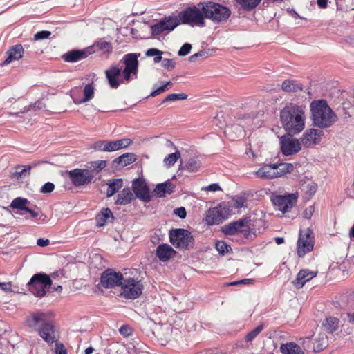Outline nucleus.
I'll return each mask as SVG.
<instances>
[{"mask_svg": "<svg viewBox=\"0 0 354 354\" xmlns=\"http://www.w3.org/2000/svg\"><path fill=\"white\" fill-rule=\"evenodd\" d=\"M123 280L122 274L115 272L112 269L104 271L100 277L102 286L106 289L122 286Z\"/></svg>", "mask_w": 354, "mask_h": 354, "instance_id": "nucleus-10", "label": "nucleus"}, {"mask_svg": "<svg viewBox=\"0 0 354 354\" xmlns=\"http://www.w3.org/2000/svg\"><path fill=\"white\" fill-rule=\"evenodd\" d=\"M198 6L203 9L205 18L214 24L227 21L231 15V10L227 7L213 1L199 2Z\"/></svg>", "mask_w": 354, "mask_h": 354, "instance_id": "nucleus-4", "label": "nucleus"}, {"mask_svg": "<svg viewBox=\"0 0 354 354\" xmlns=\"http://www.w3.org/2000/svg\"><path fill=\"white\" fill-rule=\"evenodd\" d=\"M250 221V220L248 217L241 218L224 225L222 228V232L225 235H234L239 232H245L249 229L248 224Z\"/></svg>", "mask_w": 354, "mask_h": 354, "instance_id": "nucleus-14", "label": "nucleus"}, {"mask_svg": "<svg viewBox=\"0 0 354 354\" xmlns=\"http://www.w3.org/2000/svg\"><path fill=\"white\" fill-rule=\"evenodd\" d=\"M68 177L72 183L76 186H84L92 181L84 169H75L68 171Z\"/></svg>", "mask_w": 354, "mask_h": 354, "instance_id": "nucleus-18", "label": "nucleus"}, {"mask_svg": "<svg viewBox=\"0 0 354 354\" xmlns=\"http://www.w3.org/2000/svg\"><path fill=\"white\" fill-rule=\"evenodd\" d=\"M261 0H236L241 7L246 10L250 11L254 9Z\"/></svg>", "mask_w": 354, "mask_h": 354, "instance_id": "nucleus-41", "label": "nucleus"}, {"mask_svg": "<svg viewBox=\"0 0 354 354\" xmlns=\"http://www.w3.org/2000/svg\"><path fill=\"white\" fill-rule=\"evenodd\" d=\"M162 66L168 71H171L175 68L176 62L171 59L165 58L162 61Z\"/></svg>", "mask_w": 354, "mask_h": 354, "instance_id": "nucleus-53", "label": "nucleus"}, {"mask_svg": "<svg viewBox=\"0 0 354 354\" xmlns=\"http://www.w3.org/2000/svg\"><path fill=\"white\" fill-rule=\"evenodd\" d=\"M281 150L283 155L291 156L297 153L301 149V142L297 138L281 136L280 138Z\"/></svg>", "mask_w": 354, "mask_h": 354, "instance_id": "nucleus-13", "label": "nucleus"}, {"mask_svg": "<svg viewBox=\"0 0 354 354\" xmlns=\"http://www.w3.org/2000/svg\"><path fill=\"white\" fill-rule=\"evenodd\" d=\"M169 240L171 243L179 250H189L194 245V239L191 232L182 228L170 230Z\"/></svg>", "mask_w": 354, "mask_h": 354, "instance_id": "nucleus-6", "label": "nucleus"}, {"mask_svg": "<svg viewBox=\"0 0 354 354\" xmlns=\"http://www.w3.org/2000/svg\"><path fill=\"white\" fill-rule=\"evenodd\" d=\"M91 48H88L86 49L83 50H72L62 55L63 59L66 62H76L83 59H85L90 55L92 52L91 51Z\"/></svg>", "mask_w": 354, "mask_h": 354, "instance_id": "nucleus-19", "label": "nucleus"}, {"mask_svg": "<svg viewBox=\"0 0 354 354\" xmlns=\"http://www.w3.org/2000/svg\"><path fill=\"white\" fill-rule=\"evenodd\" d=\"M264 328L265 325L263 324H259L245 335V340L247 342L252 341L264 329Z\"/></svg>", "mask_w": 354, "mask_h": 354, "instance_id": "nucleus-43", "label": "nucleus"}, {"mask_svg": "<svg viewBox=\"0 0 354 354\" xmlns=\"http://www.w3.org/2000/svg\"><path fill=\"white\" fill-rule=\"evenodd\" d=\"M201 167V163L197 161L195 158H190L187 162L185 163V165L184 166H183V167L190 171V172H194V171H197L199 167Z\"/></svg>", "mask_w": 354, "mask_h": 354, "instance_id": "nucleus-44", "label": "nucleus"}, {"mask_svg": "<svg viewBox=\"0 0 354 354\" xmlns=\"http://www.w3.org/2000/svg\"><path fill=\"white\" fill-rule=\"evenodd\" d=\"M151 33L153 36H157L161 34L165 30H167L165 24L162 21L151 26Z\"/></svg>", "mask_w": 354, "mask_h": 354, "instance_id": "nucleus-47", "label": "nucleus"}, {"mask_svg": "<svg viewBox=\"0 0 354 354\" xmlns=\"http://www.w3.org/2000/svg\"><path fill=\"white\" fill-rule=\"evenodd\" d=\"M180 158V153L179 151H176L175 153H172L169 154L164 158V162L167 167H171L174 165L176 161Z\"/></svg>", "mask_w": 354, "mask_h": 354, "instance_id": "nucleus-45", "label": "nucleus"}, {"mask_svg": "<svg viewBox=\"0 0 354 354\" xmlns=\"http://www.w3.org/2000/svg\"><path fill=\"white\" fill-rule=\"evenodd\" d=\"M174 214L178 216L180 218H185L186 217L187 213L185 208L183 207H180L174 209Z\"/></svg>", "mask_w": 354, "mask_h": 354, "instance_id": "nucleus-59", "label": "nucleus"}, {"mask_svg": "<svg viewBox=\"0 0 354 354\" xmlns=\"http://www.w3.org/2000/svg\"><path fill=\"white\" fill-rule=\"evenodd\" d=\"M106 167V160H96L88 162L84 170L87 172L88 176H90L91 181L93 178L100 174V172Z\"/></svg>", "mask_w": 354, "mask_h": 354, "instance_id": "nucleus-23", "label": "nucleus"}, {"mask_svg": "<svg viewBox=\"0 0 354 354\" xmlns=\"http://www.w3.org/2000/svg\"><path fill=\"white\" fill-rule=\"evenodd\" d=\"M216 249L219 254L223 255L225 253H227L229 252V249H231V248L225 241H219L216 243Z\"/></svg>", "mask_w": 354, "mask_h": 354, "instance_id": "nucleus-48", "label": "nucleus"}, {"mask_svg": "<svg viewBox=\"0 0 354 354\" xmlns=\"http://www.w3.org/2000/svg\"><path fill=\"white\" fill-rule=\"evenodd\" d=\"M24 48L21 44H17L10 48L7 52V57L3 62L2 66L8 65L14 60H19L22 57Z\"/></svg>", "mask_w": 354, "mask_h": 354, "instance_id": "nucleus-25", "label": "nucleus"}, {"mask_svg": "<svg viewBox=\"0 0 354 354\" xmlns=\"http://www.w3.org/2000/svg\"><path fill=\"white\" fill-rule=\"evenodd\" d=\"M55 189V185L52 183H46L41 188L40 192L44 194L52 192Z\"/></svg>", "mask_w": 354, "mask_h": 354, "instance_id": "nucleus-56", "label": "nucleus"}, {"mask_svg": "<svg viewBox=\"0 0 354 354\" xmlns=\"http://www.w3.org/2000/svg\"><path fill=\"white\" fill-rule=\"evenodd\" d=\"M310 112L313 125L320 129L331 127L337 120L336 114L324 100L313 101Z\"/></svg>", "mask_w": 354, "mask_h": 354, "instance_id": "nucleus-3", "label": "nucleus"}, {"mask_svg": "<svg viewBox=\"0 0 354 354\" xmlns=\"http://www.w3.org/2000/svg\"><path fill=\"white\" fill-rule=\"evenodd\" d=\"M134 199V195L129 188H124L117 195L115 204L124 205L130 203Z\"/></svg>", "mask_w": 354, "mask_h": 354, "instance_id": "nucleus-27", "label": "nucleus"}, {"mask_svg": "<svg viewBox=\"0 0 354 354\" xmlns=\"http://www.w3.org/2000/svg\"><path fill=\"white\" fill-rule=\"evenodd\" d=\"M106 140H98L93 143V149L95 151L106 152Z\"/></svg>", "mask_w": 354, "mask_h": 354, "instance_id": "nucleus-50", "label": "nucleus"}, {"mask_svg": "<svg viewBox=\"0 0 354 354\" xmlns=\"http://www.w3.org/2000/svg\"><path fill=\"white\" fill-rule=\"evenodd\" d=\"M94 97V86L92 84H86L84 88V98L79 103H85Z\"/></svg>", "mask_w": 354, "mask_h": 354, "instance_id": "nucleus-42", "label": "nucleus"}, {"mask_svg": "<svg viewBox=\"0 0 354 354\" xmlns=\"http://www.w3.org/2000/svg\"><path fill=\"white\" fill-rule=\"evenodd\" d=\"M162 21L165 24L167 30H173L179 25L180 20L178 17H165Z\"/></svg>", "mask_w": 354, "mask_h": 354, "instance_id": "nucleus-40", "label": "nucleus"}, {"mask_svg": "<svg viewBox=\"0 0 354 354\" xmlns=\"http://www.w3.org/2000/svg\"><path fill=\"white\" fill-rule=\"evenodd\" d=\"M176 251L168 244H160L156 248V256L162 262L167 261L176 254Z\"/></svg>", "mask_w": 354, "mask_h": 354, "instance_id": "nucleus-22", "label": "nucleus"}, {"mask_svg": "<svg viewBox=\"0 0 354 354\" xmlns=\"http://www.w3.org/2000/svg\"><path fill=\"white\" fill-rule=\"evenodd\" d=\"M106 185L108 186L106 196L110 198L123 187V180L121 178L111 179Z\"/></svg>", "mask_w": 354, "mask_h": 354, "instance_id": "nucleus-29", "label": "nucleus"}, {"mask_svg": "<svg viewBox=\"0 0 354 354\" xmlns=\"http://www.w3.org/2000/svg\"><path fill=\"white\" fill-rule=\"evenodd\" d=\"M119 331L120 334L124 335V337H129L132 333L131 328L127 325H122L120 328Z\"/></svg>", "mask_w": 354, "mask_h": 354, "instance_id": "nucleus-58", "label": "nucleus"}, {"mask_svg": "<svg viewBox=\"0 0 354 354\" xmlns=\"http://www.w3.org/2000/svg\"><path fill=\"white\" fill-rule=\"evenodd\" d=\"M245 199L241 197H237L234 199V207L236 209H240L243 207Z\"/></svg>", "mask_w": 354, "mask_h": 354, "instance_id": "nucleus-61", "label": "nucleus"}, {"mask_svg": "<svg viewBox=\"0 0 354 354\" xmlns=\"http://www.w3.org/2000/svg\"><path fill=\"white\" fill-rule=\"evenodd\" d=\"M0 288L5 292H12V283L11 282H0Z\"/></svg>", "mask_w": 354, "mask_h": 354, "instance_id": "nucleus-62", "label": "nucleus"}, {"mask_svg": "<svg viewBox=\"0 0 354 354\" xmlns=\"http://www.w3.org/2000/svg\"><path fill=\"white\" fill-rule=\"evenodd\" d=\"M304 108L294 103L287 104L280 112V120L289 135L297 134L305 127Z\"/></svg>", "mask_w": 354, "mask_h": 354, "instance_id": "nucleus-2", "label": "nucleus"}, {"mask_svg": "<svg viewBox=\"0 0 354 354\" xmlns=\"http://www.w3.org/2000/svg\"><path fill=\"white\" fill-rule=\"evenodd\" d=\"M303 188L310 196H312L317 192V185L316 183L310 182L306 185H304Z\"/></svg>", "mask_w": 354, "mask_h": 354, "instance_id": "nucleus-49", "label": "nucleus"}, {"mask_svg": "<svg viewBox=\"0 0 354 354\" xmlns=\"http://www.w3.org/2000/svg\"><path fill=\"white\" fill-rule=\"evenodd\" d=\"M53 314L50 312L37 311L27 317L26 322L30 328L37 330L39 327L46 326L53 322Z\"/></svg>", "mask_w": 354, "mask_h": 354, "instance_id": "nucleus-11", "label": "nucleus"}, {"mask_svg": "<svg viewBox=\"0 0 354 354\" xmlns=\"http://www.w3.org/2000/svg\"><path fill=\"white\" fill-rule=\"evenodd\" d=\"M310 234L311 232L309 229L304 234L301 232L299 233V237L297 241V254L300 257H304L313 248V242Z\"/></svg>", "mask_w": 354, "mask_h": 354, "instance_id": "nucleus-15", "label": "nucleus"}, {"mask_svg": "<svg viewBox=\"0 0 354 354\" xmlns=\"http://www.w3.org/2000/svg\"><path fill=\"white\" fill-rule=\"evenodd\" d=\"M112 218L111 211L109 208L103 209L96 217L97 224L99 226H103L109 218Z\"/></svg>", "mask_w": 354, "mask_h": 354, "instance_id": "nucleus-37", "label": "nucleus"}, {"mask_svg": "<svg viewBox=\"0 0 354 354\" xmlns=\"http://www.w3.org/2000/svg\"><path fill=\"white\" fill-rule=\"evenodd\" d=\"M317 274V272L310 271L308 269L301 270L297 274L296 279L292 281V283L297 288H302L305 283Z\"/></svg>", "mask_w": 354, "mask_h": 354, "instance_id": "nucleus-20", "label": "nucleus"}, {"mask_svg": "<svg viewBox=\"0 0 354 354\" xmlns=\"http://www.w3.org/2000/svg\"><path fill=\"white\" fill-rule=\"evenodd\" d=\"M297 197L295 194H291L285 196L277 195L272 198V201L278 210L283 213L289 212L296 203Z\"/></svg>", "mask_w": 354, "mask_h": 354, "instance_id": "nucleus-12", "label": "nucleus"}, {"mask_svg": "<svg viewBox=\"0 0 354 354\" xmlns=\"http://www.w3.org/2000/svg\"><path fill=\"white\" fill-rule=\"evenodd\" d=\"M208 56V53L205 50H201L198 53L191 55L189 58V60L191 62H195L198 58L206 57Z\"/></svg>", "mask_w": 354, "mask_h": 354, "instance_id": "nucleus-54", "label": "nucleus"}, {"mask_svg": "<svg viewBox=\"0 0 354 354\" xmlns=\"http://www.w3.org/2000/svg\"><path fill=\"white\" fill-rule=\"evenodd\" d=\"M230 212V207L225 203H222L207 211L205 221L209 225H218L227 219Z\"/></svg>", "mask_w": 354, "mask_h": 354, "instance_id": "nucleus-8", "label": "nucleus"}, {"mask_svg": "<svg viewBox=\"0 0 354 354\" xmlns=\"http://www.w3.org/2000/svg\"><path fill=\"white\" fill-rule=\"evenodd\" d=\"M280 351L282 354H304L300 346L294 342L282 344Z\"/></svg>", "mask_w": 354, "mask_h": 354, "instance_id": "nucleus-31", "label": "nucleus"}, {"mask_svg": "<svg viewBox=\"0 0 354 354\" xmlns=\"http://www.w3.org/2000/svg\"><path fill=\"white\" fill-rule=\"evenodd\" d=\"M136 160V156L132 153H124L113 160L114 163L125 167Z\"/></svg>", "mask_w": 354, "mask_h": 354, "instance_id": "nucleus-33", "label": "nucleus"}, {"mask_svg": "<svg viewBox=\"0 0 354 354\" xmlns=\"http://www.w3.org/2000/svg\"><path fill=\"white\" fill-rule=\"evenodd\" d=\"M178 17L183 24H188L191 26H205V15L198 3L197 6H189L180 11Z\"/></svg>", "mask_w": 354, "mask_h": 354, "instance_id": "nucleus-5", "label": "nucleus"}, {"mask_svg": "<svg viewBox=\"0 0 354 354\" xmlns=\"http://www.w3.org/2000/svg\"><path fill=\"white\" fill-rule=\"evenodd\" d=\"M132 140L129 138H122L116 140H106V152H113L129 146Z\"/></svg>", "mask_w": 354, "mask_h": 354, "instance_id": "nucleus-24", "label": "nucleus"}, {"mask_svg": "<svg viewBox=\"0 0 354 354\" xmlns=\"http://www.w3.org/2000/svg\"><path fill=\"white\" fill-rule=\"evenodd\" d=\"M37 330L40 337L47 343L52 344L57 341L55 337V326L53 322L46 326L39 327Z\"/></svg>", "mask_w": 354, "mask_h": 354, "instance_id": "nucleus-21", "label": "nucleus"}, {"mask_svg": "<svg viewBox=\"0 0 354 354\" xmlns=\"http://www.w3.org/2000/svg\"><path fill=\"white\" fill-rule=\"evenodd\" d=\"M323 132L315 129L305 131L301 138V142L305 147L309 148L317 145L321 140Z\"/></svg>", "mask_w": 354, "mask_h": 354, "instance_id": "nucleus-17", "label": "nucleus"}, {"mask_svg": "<svg viewBox=\"0 0 354 354\" xmlns=\"http://www.w3.org/2000/svg\"><path fill=\"white\" fill-rule=\"evenodd\" d=\"M339 319L334 317H329L326 318L325 322L323 324L325 329L330 333L336 331L339 327Z\"/></svg>", "mask_w": 354, "mask_h": 354, "instance_id": "nucleus-38", "label": "nucleus"}, {"mask_svg": "<svg viewBox=\"0 0 354 354\" xmlns=\"http://www.w3.org/2000/svg\"><path fill=\"white\" fill-rule=\"evenodd\" d=\"M174 185L167 181L163 183L158 184L154 189V192L158 197H164L166 194H171L174 192Z\"/></svg>", "mask_w": 354, "mask_h": 354, "instance_id": "nucleus-30", "label": "nucleus"}, {"mask_svg": "<svg viewBox=\"0 0 354 354\" xmlns=\"http://www.w3.org/2000/svg\"><path fill=\"white\" fill-rule=\"evenodd\" d=\"M55 351L56 354H67L66 350L62 344H56Z\"/></svg>", "mask_w": 354, "mask_h": 354, "instance_id": "nucleus-64", "label": "nucleus"}, {"mask_svg": "<svg viewBox=\"0 0 354 354\" xmlns=\"http://www.w3.org/2000/svg\"><path fill=\"white\" fill-rule=\"evenodd\" d=\"M133 190L137 198L145 203H149L151 200L149 190L145 180L138 178L135 179L132 183Z\"/></svg>", "mask_w": 354, "mask_h": 354, "instance_id": "nucleus-16", "label": "nucleus"}, {"mask_svg": "<svg viewBox=\"0 0 354 354\" xmlns=\"http://www.w3.org/2000/svg\"><path fill=\"white\" fill-rule=\"evenodd\" d=\"M166 90H167L166 89V85H162V86L157 88L156 89L153 90L151 92L150 96L155 97V96H156V95H158L165 92Z\"/></svg>", "mask_w": 354, "mask_h": 354, "instance_id": "nucleus-63", "label": "nucleus"}, {"mask_svg": "<svg viewBox=\"0 0 354 354\" xmlns=\"http://www.w3.org/2000/svg\"><path fill=\"white\" fill-rule=\"evenodd\" d=\"M187 98V95L185 93H171L169 94L162 102V104L171 102V101H175V100H184Z\"/></svg>", "mask_w": 354, "mask_h": 354, "instance_id": "nucleus-46", "label": "nucleus"}, {"mask_svg": "<svg viewBox=\"0 0 354 354\" xmlns=\"http://www.w3.org/2000/svg\"><path fill=\"white\" fill-rule=\"evenodd\" d=\"M30 205V202L28 201V199L17 197L12 201L10 207L12 209L26 211Z\"/></svg>", "mask_w": 354, "mask_h": 354, "instance_id": "nucleus-36", "label": "nucleus"}, {"mask_svg": "<svg viewBox=\"0 0 354 354\" xmlns=\"http://www.w3.org/2000/svg\"><path fill=\"white\" fill-rule=\"evenodd\" d=\"M50 35H51V32L50 31H48V30L39 31V32H37L34 35V39L35 40L44 39H46V38L49 37L50 36Z\"/></svg>", "mask_w": 354, "mask_h": 354, "instance_id": "nucleus-55", "label": "nucleus"}, {"mask_svg": "<svg viewBox=\"0 0 354 354\" xmlns=\"http://www.w3.org/2000/svg\"><path fill=\"white\" fill-rule=\"evenodd\" d=\"M202 189L209 192H216L221 190V188L218 183H212L209 185L206 186L205 187H203Z\"/></svg>", "mask_w": 354, "mask_h": 354, "instance_id": "nucleus-60", "label": "nucleus"}, {"mask_svg": "<svg viewBox=\"0 0 354 354\" xmlns=\"http://www.w3.org/2000/svg\"><path fill=\"white\" fill-rule=\"evenodd\" d=\"M281 88L285 92H297L302 90V85L297 81L286 80L281 84Z\"/></svg>", "mask_w": 354, "mask_h": 354, "instance_id": "nucleus-32", "label": "nucleus"}, {"mask_svg": "<svg viewBox=\"0 0 354 354\" xmlns=\"http://www.w3.org/2000/svg\"><path fill=\"white\" fill-rule=\"evenodd\" d=\"M31 168L30 165L24 167L18 165L16 167V171L11 174V177L17 180L27 177L30 175Z\"/></svg>", "mask_w": 354, "mask_h": 354, "instance_id": "nucleus-35", "label": "nucleus"}, {"mask_svg": "<svg viewBox=\"0 0 354 354\" xmlns=\"http://www.w3.org/2000/svg\"><path fill=\"white\" fill-rule=\"evenodd\" d=\"M94 46L97 47L100 50L109 52L111 49V45L109 42L105 41H99L94 44Z\"/></svg>", "mask_w": 354, "mask_h": 354, "instance_id": "nucleus-51", "label": "nucleus"}, {"mask_svg": "<svg viewBox=\"0 0 354 354\" xmlns=\"http://www.w3.org/2000/svg\"><path fill=\"white\" fill-rule=\"evenodd\" d=\"M255 175L262 179H272L277 178L274 164L265 165L255 172Z\"/></svg>", "mask_w": 354, "mask_h": 354, "instance_id": "nucleus-26", "label": "nucleus"}, {"mask_svg": "<svg viewBox=\"0 0 354 354\" xmlns=\"http://www.w3.org/2000/svg\"><path fill=\"white\" fill-rule=\"evenodd\" d=\"M162 53H163L162 51L160 50L159 49L155 48H149L146 51L145 55L147 57H155L156 55H162Z\"/></svg>", "mask_w": 354, "mask_h": 354, "instance_id": "nucleus-57", "label": "nucleus"}, {"mask_svg": "<svg viewBox=\"0 0 354 354\" xmlns=\"http://www.w3.org/2000/svg\"><path fill=\"white\" fill-rule=\"evenodd\" d=\"M274 165L277 177L290 173L295 168L292 164L286 162H280L278 164H274Z\"/></svg>", "mask_w": 354, "mask_h": 354, "instance_id": "nucleus-34", "label": "nucleus"}, {"mask_svg": "<svg viewBox=\"0 0 354 354\" xmlns=\"http://www.w3.org/2000/svg\"><path fill=\"white\" fill-rule=\"evenodd\" d=\"M314 340L313 350L315 352H319L327 346V337L324 334H319Z\"/></svg>", "mask_w": 354, "mask_h": 354, "instance_id": "nucleus-39", "label": "nucleus"}, {"mask_svg": "<svg viewBox=\"0 0 354 354\" xmlns=\"http://www.w3.org/2000/svg\"><path fill=\"white\" fill-rule=\"evenodd\" d=\"M143 285L140 281L133 278L124 280L121 286V295L129 299H134L142 294Z\"/></svg>", "mask_w": 354, "mask_h": 354, "instance_id": "nucleus-9", "label": "nucleus"}, {"mask_svg": "<svg viewBox=\"0 0 354 354\" xmlns=\"http://www.w3.org/2000/svg\"><path fill=\"white\" fill-rule=\"evenodd\" d=\"M225 133L231 136L232 139L241 138L245 136V131L243 127L239 124H234L225 129Z\"/></svg>", "mask_w": 354, "mask_h": 354, "instance_id": "nucleus-28", "label": "nucleus"}, {"mask_svg": "<svg viewBox=\"0 0 354 354\" xmlns=\"http://www.w3.org/2000/svg\"><path fill=\"white\" fill-rule=\"evenodd\" d=\"M192 49V45L189 43L184 44L178 52V56L183 57L188 55Z\"/></svg>", "mask_w": 354, "mask_h": 354, "instance_id": "nucleus-52", "label": "nucleus"}, {"mask_svg": "<svg viewBox=\"0 0 354 354\" xmlns=\"http://www.w3.org/2000/svg\"><path fill=\"white\" fill-rule=\"evenodd\" d=\"M51 284L52 281L48 275L38 273L32 277L27 283V287L35 296L41 297L46 295V289Z\"/></svg>", "mask_w": 354, "mask_h": 354, "instance_id": "nucleus-7", "label": "nucleus"}, {"mask_svg": "<svg viewBox=\"0 0 354 354\" xmlns=\"http://www.w3.org/2000/svg\"><path fill=\"white\" fill-rule=\"evenodd\" d=\"M136 53H128L117 64L112 65L105 71L109 85L117 88L124 81L129 82L131 75H136L138 69V56Z\"/></svg>", "mask_w": 354, "mask_h": 354, "instance_id": "nucleus-1", "label": "nucleus"}]
</instances>
